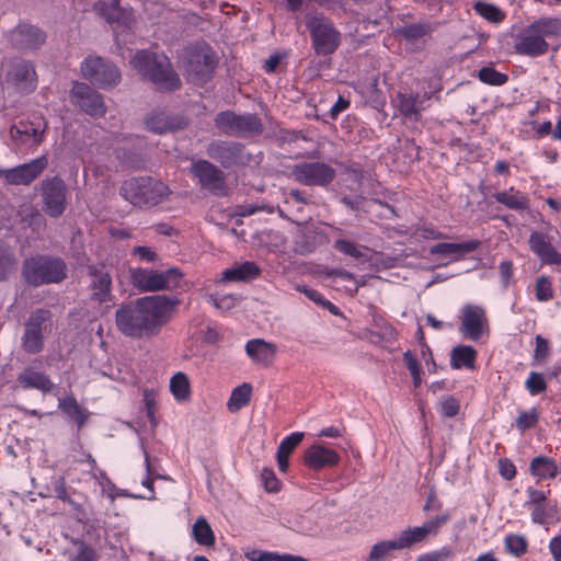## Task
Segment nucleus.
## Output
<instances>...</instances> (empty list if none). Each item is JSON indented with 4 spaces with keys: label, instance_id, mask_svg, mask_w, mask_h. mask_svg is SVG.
Segmentation results:
<instances>
[{
    "label": "nucleus",
    "instance_id": "1",
    "mask_svg": "<svg viewBox=\"0 0 561 561\" xmlns=\"http://www.w3.org/2000/svg\"><path fill=\"white\" fill-rule=\"evenodd\" d=\"M176 302L167 296H154L122 305L115 311L116 328L131 339L154 336L169 320Z\"/></svg>",
    "mask_w": 561,
    "mask_h": 561
},
{
    "label": "nucleus",
    "instance_id": "2",
    "mask_svg": "<svg viewBox=\"0 0 561 561\" xmlns=\"http://www.w3.org/2000/svg\"><path fill=\"white\" fill-rule=\"evenodd\" d=\"M561 35V20L541 18L522 30L515 38L514 49L520 56L540 57L549 51L548 39Z\"/></svg>",
    "mask_w": 561,
    "mask_h": 561
},
{
    "label": "nucleus",
    "instance_id": "3",
    "mask_svg": "<svg viewBox=\"0 0 561 561\" xmlns=\"http://www.w3.org/2000/svg\"><path fill=\"white\" fill-rule=\"evenodd\" d=\"M130 64L144 78L150 80L159 90L175 91L181 88L179 75L173 70L167 56H158L149 50H139Z\"/></svg>",
    "mask_w": 561,
    "mask_h": 561
},
{
    "label": "nucleus",
    "instance_id": "4",
    "mask_svg": "<svg viewBox=\"0 0 561 561\" xmlns=\"http://www.w3.org/2000/svg\"><path fill=\"white\" fill-rule=\"evenodd\" d=\"M66 262L58 256L37 254L24 260L22 277L33 287L60 284L67 278Z\"/></svg>",
    "mask_w": 561,
    "mask_h": 561
},
{
    "label": "nucleus",
    "instance_id": "5",
    "mask_svg": "<svg viewBox=\"0 0 561 561\" xmlns=\"http://www.w3.org/2000/svg\"><path fill=\"white\" fill-rule=\"evenodd\" d=\"M122 197L136 207H153L162 203L171 191L167 184L150 176L126 180L119 190Z\"/></svg>",
    "mask_w": 561,
    "mask_h": 561
},
{
    "label": "nucleus",
    "instance_id": "6",
    "mask_svg": "<svg viewBox=\"0 0 561 561\" xmlns=\"http://www.w3.org/2000/svg\"><path fill=\"white\" fill-rule=\"evenodd\" d=\"M305 24L316 55L330 56L337 50L342 34L330 18L322 12L310 11L305 14Z\"/></svg>",
    "mask_w": 561,
    "mask_h": 561
},
{
    "label": "nucleus",
    "instance_id": "7",
    "mask_svg": "<svg viewBox=\"0 0 561 561\" xmlns=\"http://www.w3.org/2000/svg\"><path fill=\"white\" fill-rule=\"evenodd\" d=\"M217 66V56L213 48L203 43L191 45L184 50V68L188 81L203 85L208 82Z\"/></svg>",
    "mask_w": 561,
    "mask_h": 561
},
{
    "label": "nucleus",
    "instance_id": "8",
    "mask_svg": "<svg viewBox=\"0 0 561 561\" xmlns=\"http://www.w3.org/2000/svg\"><path fill=\"white\" fill-rule=\"evenodd\" d=\"M215 126L225 135L242 138L260 136L264 126L255 113L237 114L233 111H222L214 119Z\"/></svg>",
    "mask_w": 561,
    "mask_h": 561
},
{
    "label": "nucleus",
    "instance_id": "9",
    "mask_svg": "<svg viewBox=\"0 0 561 561\" xmlns=\"http://www.w3.org/2000/svg\"><path fill=\"white\" fill-rule=\"evenodd\" d=\"M182 272L172 267L167 271L136 268L131 272V282L142 291L171 290L180 286Z\"/></svg>",
    "mask_w": 561,
    "mask_h": 561
},
{
    "label": "nucleus",
    "instance_id": "10",
    "mask_svg": "<svg viewBox=\"0 0 561 561\" xmlns=\"http://www.w3.org/2000/svg\"><path fill=\"white\" fill-rule=\"evenodd\" d=\"M47 122L41 114H32L10 128V136L19 149H35L45 139Z\"/></svg>",
    "mask_w": 561,
    "mask_h": 561
},
{
    "label": "nucleus",
    "instance_id": "11",
    "mask_svg": "<svg viewBox=\"0 0 561 561\" xmlns=\"http://www.w3.org/2000/svg\"><path fill=\"white\" fill-rule=\"evenodd\" d=\"M82 76L101 89H108L121 82L122 75L116 65L102 57H87L81 64Z\"/></svg>",
    "mask_w": 561,
    "mask_h": 561
},
{
    "label": "nucleus",
    "instance_id": "12",
    "mask_svg": "<svg viewBox=\"0 0 561 561\" xmlns=\"http://www.w3.org/2000/svg\"><path fill=\"white\" fill-rule=\"evenodd\" d=\"M290 175L306 186L328 187L335 179L336 171L325 162H299L291 167Z\"/></svg>",
    "mask_w": 561,
    "mask_h": 561
},
{
    "label": "nucleus",
    "instance_id": "13",
    "mask_svg": "<svg viewBox=\"0 0 561 561\" xmlns=\"http://www.w3.org/2000/svg\"><path fill=\"white\" fill-rule=\"evenodd\" d=\"M43 210L50 217H60L67 207V186L59 176L47 178L41 183Z\"/></svg>",
    "mask_w": 561,
    "mask_h": 561
},
{
    "label": "nucleus",
    "instance_id": "14",
    "mask_svg": "<svg viewBox=\"0 0 561 561\" xmlns=\"http://www.w3.org/2000/svg\"><path fill=\"white\" fill-rule=\"evenodd\" d=\"M459 332L465 339L479 341L484 333L489 334V320L483 307L468 304L460 309Z\"/></svg>",
    "mask_w": 561,
    "mask_h": 561
},
{
    "label": "nucleus",
    "instance_id": "15",
    "mask_svg": "<svg viewBox=\"0 0 561 561\" xmlns=\"http://www.w3.org/2000/svg\"><path fill=\"white\" fill-rule=\"evenodd\" d=\"M207 154L226 169L245 165L251 160L244 145L236 141L214 140L207 147Z\"/></svg>",
    "mask_w": 561,
    "mask_h": 561
},
{
    "label": "nucleus",
    "instance_id": "16",
    "mask_svg": "<svg viewBox=\"0 0 561 561\" xmlns=\"http://www.w3.org/2000/svg\"><path fill=\"white\" fill-rule=\"evenodd\" d=\"M450 519L448 512L434 518L426 520L422 526L409 527L400 533L396 541L400 548L410 549L414 545L421 543L426 540L427 536H436L443 527Z\"/></svg>",
    "mask_w": 561,
    "mask_h": 561
},
{
    "label": "nucleus",
    "instance_id": "17",
    "mask_svg": "<svg viewBox=\"0 0 561 561\" xmlns=\"http://www.w3.org/2000/svg\"><path fill=\"white\" fill-rule=\"evenodd\" d=\"M87 275L89 277L88 289L90 299L98 304H104L112 300V276L104 263L87 265Z\"/></svg>",
    "mask_w": 561,
    "mask_h": 561
},
{
    "label": "nucleus",
    "instance_id": "18",
    "mask_svg": "<svg viewBox=\"0 0 561 561\" xmlns=\"http://www.w3.org/2000/svg\"><path fill=\"white\" fill-rule=\"evenodd\" d=\"M94 11L102 16L115 32L119 28H130L135 22L133 8L130 5H122L119 0H100L94 4Z\"/></svg>",
    "mask_w": 561,
    "mask_h": 561
},
{
    "label": "nucleus",
    "instance_id": "19",
    "mask_svg": "<svg viewBox=\"0 0 561 561\" xmlns=\"http://www.w3.org/2000/svg\"><path fill=\"white\" fill-rule=\"evenodd\" d=\"M191 172L202 188L219 196L226 194L225 174L215 164L207 160H197L192 163Z\"/></svg>",
    "mask_w": 561,
    "mask_h": 561
},
{
    "label": "nucleus",
    "instance_id": "20",
    "mask_svg": "<svg viewBox=\"0 0 561 561\" xmlns=\"http://www.w3.org/2000/svg\"><path fill=\"white\" fill-rule=\"evenodd\" d=\"M47 167L48 158L41 156L30 162L3 170L0 175L10 185H30L39 178Z\"/></svg>",
    "mask_w": 561,
    "mask_h": 561
},
{
    "label": "nucleus",
    "instance_id": "21",
    "mask_svg": "<svg viewBox=\"0 0 561 561\" xmlns=\"http://www.w3.org/2000/svg\"><path fill=\"white\" fill-rule=\"evenodd\" d=\"M5 80L23 94L33 92L37 87V75L33 65L23 59H14L10 62Z\"/></svg>",
    "mask_w": 561,
    "mask_h": 561
},
{
    "label": "nucleus",
    "instance_id": "22",
    "mask_svg": "<svg viewBox=\"0 0 561 561\" xmlns=\"http://www.w3.org/2000/svg\"><path fill=\"white\" fill-rule=\"evenodd\" d=\"M49 318L50 311L47 309H37L31 314L25 324V331L22 337V347L26 353L37 354L43 350V324L49 320Z\"/></svg>",
    "mask_w": 561,
    "mask_h": 561
},
{
    "label": "nucleus",
    "instance_id": "23",
    "mask_svg": "<svg viewBox=\"0 0 561 561\" xmlns=\"http://www.w3.org/2000/svg\"><path fill=\"white\" fill-rule=\"evenodd\" d=\"M70 98L73 104L92 117H102L106 112L102 95L85 83L76 82Z\"/></svg>",
    "mask_w": 561,
    "mask_h": 561
},
{
    "label": "nucleus",
    "instance_id": "24",
    "mask_svg": "<svg viewBox=\"0 0 561 561\" xmlns=\"http://www.w3.org/2000/svg\"><path fill=\"white\" fill-rule=\"evenodd\" d=\"M430 98L431 96L427 92L421 95L419 93L399 91L396 94L393 102L399 114L405 121L417 123L421 121V113L425 108L424 102L430 100Z\"/></svg>",
    "mask_w": 561,
    "mask_h": 561
},
{
    "label": "nucleus",
    "instance_id": "25",
    "mask_svg": "<svg viewBox=\"0 0 561 561\" xmlns=\"http://www.w3.org/2000/svg\"><path fill=\"white\" fill-rule=\"evenodd\" d=\"M530 251L542 265H561V253L552 244V237L541 231H533L528 239Z\"/></svg>",
    "mask_w": 561,
    "mask_h": 561
},
{
    "label": "nucleus",
    "instance_id": "26",
    "mask_svg": "<svg viewBox=\"0 0 561 561\" xmlns=\"http://www.w3.org/2000/svg\"><path fill=\"white\" fill-rule=\"evenodd\" d=\"M46 35L38 27L28 23H20L10 33V43L16 49H37L45 43Z\"/></svg>",
    "mask_w": 561,
    "mask_h": 561
},
{
    "label": "nucleus",
    "instance_id": "27",
    "mask_svg": "<svg viewBox=\"0 0 561 561\" xmlns=\"http://www.w3.org/2000/svg\"><path fill=\"white\" fill-rule=\"evenodd\" d=\"M340 460L341 457L334 449L321 444L310 446L304 455V463L313 471L333 468L340 463Z\"/></svg>",
    "mask_w": 561,
    "mask_h": 561
},
{
    "label": "nucleus",
    "instance_id": "28",
    "mask_svg": "<svg viewBox=\"0 0 561 561\" xmlns=\"http://www.w3.org/2000/svg\"><path fill=\"white\" fill-rule=\"evenodd\" d=\"M549 494V489L547 491L537 490L533 486L526 489L527 500L524 505L530 510V517L534 524L543 525L552 516L547 502Z\"/></svg>",
    "mask_w": 561,
    "mask_h": 561
},
{
    "label": "nucleus",
    "instance_id": "29",
    "mask_svg": "<svg viewBox=\"0 0 561 561\" xmlns=\"http://www.w3.org/2000/svg\"><path fill=\"white\" fill-rule=\"evenodd\" d=\"M480 242L477 240H469L459 243L443 242L434 244L430 249V253L435 256H440L450 260H459L465 255L478 249Z\"/></svg>",
    "mask_w": 561,
    "mask_h": 561
},
{
    "label": "nucleus",
    "instance_id": "30",
    "mask_svg": "<svg viewBox=\"0 0 561 561\" xmlns=\"http://www.w3.org/2000/svg\"><path fill=\"white\" fill-rule=\"evenodd\" d=\"M277 347L275 344L266 342L262 339L249 340L245 344L247 355L257 365H272Z\"/></svg>",
    "mask_w": 561,
    "mask_h": 561
},
{
    "label": "nucleus",
    "instance_id": "31",
    "mask_svg": "<svg viewBox=\"0 0 561 561\" xmlns=\"http://www.w3.org/2000/svg\"><path fill=\"white\" fill-rule=\"evenodd\" d=\"M16 380L24 390L36 389L43 393H48L54 389L50 378L45 373L35 370L33 367H26L18 376Z\"/></svg>",
    "mask_w": 561,
    "mask_h": 561
},
{
    "label": "nucleus",
    "instance_id": "32",
    "mask_svg": "<svg viewBox=\"0 0 561 561\" xmlns=\"http://www.w3.org/2000/svg\"><path fill=\"white\" fill-rule=\"evenodd\" d=\"M261 275V268L252 261L237 263L221 273L220 282H251Z\"/></svg>",
    "mask_w": 561,
    "mask_h": 561
},
{
    "label": "nucleus",
    "instance_id": "33",
    "mask_svg": "<svg viewBox=\"0 0 561 561\" xmlns=\"http://www.w3.org/2000/svg\"><path fill=\"white\" fill-rule=\"evenodd\" d=\"M529 472L538 481H542L554 479L561 472V468L553 458L537 456L529 463Z\"/></svg>",
    "mask_w": 561,
    "mask_h": 561
},
{
    "label": "nucleus",
    "instance_id": "34",
    "mask_svg": "<svg viewBox=\"0 0 561 561\" xmlns=\"http://www.w3.org/2000/svg\"><path fill=\"white\" fill-rule=\"evenodd\" d=\"M493 197L497 203L512 210L523 211L529 207L528 197L523 192L515 190L514 186L495 193Z\"/></svg>",
    "mask_w": 561,
    "mask_h": 561
},
{
    "label": "nucleus",
    "instance_id": "35",
    "mask_svg": "<svg viewBox=\"0 0 561 561\" xmlns=\"http://www.w3.org/2000/svg\"><path fill=\"white\" fill-rule=\"evenodd\" d=\"M478 353L470 345H457L450 353V366L454 369L468 368L472 369L477 360Z\"/></svg>",
    "mask_w": 561,
    "mask_h": 561
},
{
    "label": "nucleus",
    "instance_id": "36",
    "mask_svg": "<svg viewBox=\"0 0 561 561\" xmlns=\"http://www.w3.org/2000/svg\"><path fill=\"white\" fill-rule=\"evenodd\" d=\"M333 248L350 257L355 259L356 261L366 262L368 260L366 252L368 248L362 244H358L354 241L346 239H337L333 243Z\"/></svg>",
    "mask_w": 561,
    "mask_h": 561
},
{
    "label": "nucleus",
    "instance_id": "37",
    "mask_svg": "<svg viewBox=\"0 0 561 561\" xmlns=\"http://www.w3.org/2000/svg\"><path fill=\"white\" fill-rule=\"evenodd\" d=\"M244 557L249 561H309L300 556L289 553L279 554L277 552L263 551L260 549L248 550L244 552Z\"/></svg>",
    "mask_w": 561,
    "mask_h": 561
},
{
    "label": "nucleus",
    "instance_id": "38",
    "mask_svg": "<svg viewBox=\"0 0 561 561\" xmlns=\"http://www.w3.org/2000/svg\"><path fill=\"white\" fill-rule=\"evenodd\" d=\"M145 124L150 131L156 134H164L175 128L173 121L164 112L159 111L151 112L146 117Z\"/></svg>",
    "mask_w": 561,
    "mask_h": 561
},
{
    "label": "nucleus",
    "instance_id": "39",
    "mask_svg": "<svg viewBox=\"0 0 561 561\" xmlns=\"http://www.w3.org/2000/svg\"><path fill=\"white\" fill-rule=\"evenodd\" d=\"M252 386L248 382L242 383L234 388L227 402V408L230 412H238L247 407L251 400Z\"/></svg>",
    "mask_w": 561,
    "mask_h": 561
},
{
    "label": "nucleus",
    "instance_id": "40",
    "mask_svg": "<svg viewBox=\"0 0 561 561\" xmlns=\"http://www.w3.org/2000/svg\"><path fill=\"white\" fill-rule=\"evenodd\" d=\"M170 391L179 402L190 399L191 383L186 374L179 371L172 376L170 380Z\"/></svg>",
    "mask_w": 561,
    "mask_h": 561
},
{
    "label": "nucleus",
    "instance_id": "41",
    "mask_svg": "<svg viewBox=\"0 0 561 561\" xmlns=\"http://www.w3.org/2000/svg\"><path fill=\"white\" fill-rule=\"evenodd\" d=\"M192 535L194 540L205 547H213L215 545V535L204 517H198L193 525Z\"/></svg>",
    "mask_w": 561,
    "mask_h": 561
},
{
    "label": "nucleus",
    "instance_id": "42",
    "mask_svg": "<svg viewBox=\"0 0 561 561\" xmlns=\"http://www.w3.org/2000/svg\"><path fill=\"white\" fill-rule=\"evenodd\" d=\"M59 409L73 420L79 426H82L87 421V414L75 397L59 399Z\"/></svg>",
    "mask_w": 561,
    "mask_h": 561
},
{
    "label": "nucleus",
    "instance_id": "43",
    "mask_svg": "<svg viewBox=\"0 0 561 561\" xmlns=\"http://www.w3.org/2000/svg\"><path fill=\"white\" fill-rule=\"evenodd\" d=\"M16 265L13 251L0 241V282L7 280L16 271Z\"/></svg>",
    "mask_w": 561,
    "mask_h": 561
},
{
    "label": "nucleus",
    "instance_id": "44",
    "mask_svg": "<svg viewBox=\"0 0 561 561\" xmlns=\"http://www.w3.org/2000/svg\"><path fill=\"white\" fill-rule=\"evenodd\" d=\"M433 28L426 21L403 25L398 30L399 35L405 41H416L432 33Z\"/></svg>",
    "mask_w": 561,
    "mask_h": 561
},
{
    "label": "nucleus",
    "instance_id": "45",
    "mask_svg": "<svg viewBox=\"0 0 561 561\" xmlns=\"http://www.w3.org/2000/svg\"><path fill=\"white\" fill-rule=\"evenodd\" d=\"M396 550H400L396 539L379 541L371 547L367 561H388Z\"/></svg>",
    "mask_w": 561,
    "mask_h": 561
},
{
    "label": "nucleus",
    "instance_id": "46",
    "mask_svg": "<svg viewBox=\"0 0 561 561\" xmlns=\"http://www.w3.org/2000/svg\"><path fill=\"white\" fill-rule=\"evenodd\" d=\"M505 551L514 557H522L527 552L528 542L523 535L508 534L504 538Z\"/></svg>",
    "mask_w": 561,
    "mask_h": 561
},
{
    "label": "nucleus",
    "instance_id": "47",
    "mask_svg": "<svg viewBox=\"0 0 561 561\" xmlns=\"http://www.w3.org/2000/svg\"><path fill=\"white\" fill-rule=\"evenodd\" d=\"M472 8L477 14L484 18L489 22L499 23L504 19V14L500 8L492 3L477 1L473 3Z\"/></svg>",
    "mask_w": 561,
    "mask_h": 561
},
{
    "label": "nucleus",
    "instance_id": "48",
    "mask_svg": "<svg viewBox=\"0 0 561 561\" xmlns=\"http://www.w3.org/2000/svg\"><path fill=\"white\" fill-rule=\"evenodd\" d=\"M478 79L489 85L501 87L508 81L506 73L497 71L493 67H482L477 75Z\"/></svg>",
    "mask_w": 561,
    "mask_h": 561
},
{
    "label": "nucleus",
    "instance_id": "49",
    "mask_svg": "<svg viewBox=\"0 0 561 561\" xmlns=\"http://www.w3.org/2000/svg\"><path fill=\"white\" fill-rule=\"evenodd\" d=\"M539 421V412L536 408L520 411L515 420V426L520 433L535 427Z\"/></svg>",
    "mask_w": 561,
    "mask_h": 561
},
{
    "label": "nucleus",
    "instance_id": "50",
    "mask_svg": "<svg viewBox=\"0 0 561 561\" xmlns=\"http://www.w3.org/2000/svg\"><path fill=\"white\" fill-rule=\"evenodd\" d=\"M535 296L538 301H549L554 296L551 278L546 275H540L535 282Z\"/></svg>",
    "mask_w": 561,
    "mask_h": 561
},
{
    "label": "nucleus",
    "instance_id": "51",
    "mask_svg": "<svg viewBox=\"0 0 561 561\" xmlns=\"http://www.w3.org/2000/svg\"><path fill=\"white\" fill-rule=\"evenodd\" d=\"M525 388L531 396H538L547 390V382L542 374L530 371L526 381Z\"/></svg>",
    "mask_w": 561,
    "mask_h": 561
},
{
    "label": "nucleus",
    "instance_id": "52",
    "mask_svg": "<svg viewBox=\"0 0 561 561\" xmlns=\"http://www.w3.org/2000/svg\"><path fill=\"white\" fill-rule=\"evenodd\" d=\"M77 552L71 554L69 561H98L99 553L96 550L85 541H77Z\"/></svg>",
    "mask_w": 561,
    "mask_h": 561
},
{
    "label": "nucleus",
    "instance_id": "53",
    "mask_svg": "<svg viewBox=\"0 0 561 561\" xmlns=\"http://www.w3.org/2000/svg\"><path fill=\"white\" fill-rule=\"evenodd\" d=\"M261 478H262L264 488L267 492H277L279 490L280 482L272 469L264 468L262 470Z\"/></svg>",
    "mask_w": 561,
    "mask_h": 561
},
{
    "label": "nucleus",
    "instance_id": "54",
    "mask_svg": "<svg viewBox=\"0 0 561 561\" xmlns=\"http://www.w3.org/2000/svg\"><path fill=\"white\" fill-rule=\"evenodd\" d=\"M453 557V550L449 547H443L439 550L421 554L416 561H446Z\"/></svg>",
    "mask_w": 561,
    "mask_h": 561
},
{
    "label": "nucleus",
    "instance_id": "55",
    "mask_svg": "<svg viewBox=\"0 0 561 561\" xmlns=\"http://www.w3.org/2000/svg\"><path fill=\"white\" fill-rule=\"evenodd\" d=\"M459 401L451 396L440 402V413L445 417H455L459 413Z\"/></svg>",
    "mask_w": 561,
    "mask_h": 561
},
{
    "label": "nucleus",
    "instance_id": "56",
    "mask_svg": "<svg viewBox=\"0 0 561 561\" xmlns=\"http://www.w3.org/2000/svg\"><path fill=\"white\" fill-rule=\"evenodd\" d=\"M499 472L507 481L514 479L517 473L515 465L507 458L499 460Z\"/></svg>",
    "mask_w": 561,
    "mask_h": 561
},
{
    "label": "nucleus",
    "instance_id": "57",
    "mask_svg": "<svg viewBox=\"0 0 561 561\" xmlns=\"http://www.w3.org/2000/svg\"><path fill=\"white\" fill-rule=\"evenodd\" d=\"M302 439H304V433L294 432L290 435L283 438L279 446L283 449H286V450L293 453L295 450V448L301 443Z\"/></svg>",
    "mask_w": 561,
    "mask_h": 561
},
{
    "label": "nucleus",
    "instance_id": "58",
    "mask_svg": "<svg viewBox=\"0 0 561 561\" xmlns=\"http://www.w3.org/2000/svg\"><path fill=\"white\" fill-rule=\"evenodd\" d=\"M550 352V346L548 340L542 337L541 335L536 336V347H535V359L543 360L547 358Z\"/></svg>",
    "mask_w": 561,
    "mask_h": 561
},
{
    "label": "nucleus",
    "instance_id": "59",
    "mask_svg": "<svg viewBox=\"0 0 561 561\" xmlns=\"http://www.w3.org/2000/svg\"><path fill=\"white\" fill-rule=\"evenodd\" d=\"M501 282L504 287H507L510 280L514 275V266L511 261H502L499 265Z\"/></svg>",
    "mask_w": 561,
    "mask_h": 561
},
{
    "label": "nucleus",
    "instance_id": "60",
    "mask_svg": "<svg viewBox=\"0 0 561 561\" xmlns=\"http://www.w3.org/2000/svg\"><path fill=\"white\" fill-rule=\"evenodd\" d=\"M419 233L423 239L438 240L445 238V234L432 225H424L419 229Z\"/></svg>",
    "mask_w": 561,
    "mask_h": 561
},
{
    "label": "nucleus",
    "instance_id": "61",
    "mask_svg": "<svg viewBox=\"0 0 561 561\" xmlns=\"http://www.w3.org/2000/svg\"><path fill=\"white\" fill-rule=\"evenodd\" d=\"M54 492L55 496L62 501L70 503L71 500L68 495L67 488H66V479L64 477H60L54 484Z\"/></svg>",
    "mask_w": 561,
    "mask_h": 561
},
{
    "label": "nucleus",
    "instance_id": "62",
    "mask_svg": "<svg viewBox=\"0 0 561 561\" xmlns=\"http://www.w3.org/2000/svg\"><path fill=\"white\" fill-rule=\"evenodd\" d=\"M234 297L232 295H226L222 297H219L218 295H210L209 301L216 307V308H230L234 304Z\"/></svg>",
    "mask_w": 561,
    "mask_h": 561
},
{
    "label": "nucleus",
    "instance_id": "63",
    "mask_svg": "<svg viewBox=\"0 0 561 561\" xmlns=\"http://www.w3.org/2000/svg\"><path fill=\"white\" fill-rule=\"evenodd\" d=\"M403 362L410 374H416L417 370L422 369L416 356L409 350L403 353Z\"/></svg>",
    "mask_w": 561,
    "mask_h": 561
},
{
    "label": "nucleus",
    "instance_id": "64",
    "mask_svg": "<svg viewBox=\"0 0 561 561\" xmlns=\"http://www.w3.org/2000/svg\"><path fill=\"white\" fill-rule=\"evenodd\" d=\"M549 550L554 561H561V536H556L550 540Z\"/></svg>",
    "mask_w": 561,
    "mask_h": 561
}]
</instances>
